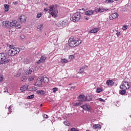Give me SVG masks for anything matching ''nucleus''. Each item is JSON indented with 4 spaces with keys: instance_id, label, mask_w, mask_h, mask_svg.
<instances>
[{
    "instance_id": "obj_1",
    "label": "nucleus",
    "mask_w": 131,
    "mask_h": 131,
    "mask_svg": "<svg viewBox=\"0 0 131 131\" xmlns=\"http://www.w3.org/2000/svg\"><path fill=\"white\" fill-rule=\"evenodd\" d=\"M49 11V14H51L53 18H56V17H58V9L57 8L55 7L54 5H51L49 7V9H48L47 8L44 9V12L47 13Z\"/></svg>"
},
{
    "instance_id": "obj_2",
    "label": "nucleus",
    "mask_w": 131,
    "mask_h": 131,
    "mask_svg": "<svg viewBox=\"0 0 131 131\" xmlns=\"http://www.w3.org/2000/svg\"><path fill=\"white\" fill-rule=\"evenodd\" d=\"M9 48L10 50L7 52V54L8 56H10L11 57H13L14 56H16L17 54L20 52V49L18 48L14 47L13 45H9Z\"/></svg>"
},
{
    "instance_id": "obj_3",
    "label": "nucleus",
    "mask_w": 131,
    "mask_h": 131,
    "mask_svg": "<svg viewBox=\"0 0 131 131\" xmlns=\"http://www.w3.org/2000/svg\"><path fill=\"white\" fill-rule=\"evenodd\" d=\"M80 43H81V40L80 39L75 40V39L72 37L69 39V46H70L71 48H75V47L79 46Z\"/></svg>"
},
{
    "instance_id": "obj_4",
    "label": "nucleus",
    "mask_w": 131,
    "mask_h": 131,
    "mask_svg": "<svg viewBox=\"0 0 131 131\" xmlns=\"http://www.w3.org/2000/svg\"><path fill=\"white\" fill-rule=\"evenodd\" d=\"M10 62V58L7 54L2 53H0V65L3 64H7Z\"/></svg>"
},
{
    "instance_id": "obj_5",
    "label": "nucleus",
    "mask_w": 131,
    "mask_h": 131,
    "mask_svg": "<svg viewBox=\"0 0 131 131\" xmlns=\"http://www.w3.org/2000/svg\"><path fill=\"white\" fill-rule=\"evenodd\" d=\"M17 24L16 20H12V21H5L3 22V27H7V28H13L15 27V25Z\"/></svg>"
},
{
    "instance_id": "obj_6",
    "label": "nucleus",
    "mask_w": 131,
    "mask_h": 131,
    "mask_svg": "<svg viewBox=\"0 0 131 131\" xmlns=\"http://www.w3.org/2000/svg\"><path fill=\"white\" fill-rule=\"evenodd\" d=\"M80 18H81V14H80V12H77L75 13L71 17V20L75 23L78 22V21L80 20Z\"/></svg>"
},
{
    "instance_id": "obj_7",
    "label": "nucleus",
    "mask_w": 131,
    "mask_h": 131,
    "mask_svg": "<svg viewBox=\"0 0 131 131\" xmlns=\"http://www.w3.org/2000/svg\"><path fill=\"white\" fill-rule=\"evenodd\" d=\"M67 25V22L65 20H60L56 23V26L59 29L64 28Z\"/></svg>"
},
{
    "instance_id": "obj_8",
    "label": "nucleus",
    "mask_w": 131,
    "mask_h": 131,
    "mask_svg": "<svg viewBox=\"0 0 131 131\" xmlns=\"http://www.w3.org/2000/svg\"><path fill=\"white\" fill-rule=\"evenodd\" d=\"M121 90H127L129 89V83L126 81H123L122 84L120 86Z\"/></svg>"
},
{
    "instance_id": "obj_9",
    "label": "nucleus",
    "mask_w": 131,
    "mask_h": 131,
    "mask_svg": "<svg viewBox=\"0 0 131 131\" xmlns=\"http://www.w3.org/2000/svg\"><path fill=\"white\" fill-rule=\"evenodd\" d=\"M42 81H43V78L41 77H38L35 83V85H36L37 86H41V83Z\"/></svg>"
},
{
    "instance_id": "obj_10",
    "label": "nucleus",
    "mask_w": 131,
    "mask_h": 131,
    "mask_svg": "<svg viewBox=\"0 0 131 131\" xmlns=\"http://www.w3.org/2000/svg\"><path fill=\"white\" fill-rule=\"evenodd\" d=\"M81 108H82L84 110L86 111H91L92 110V108L91 107V105L89 104H84L81 106Z\"/></svg>"
},
{
    "instance_id": "obj_11",
    "label": "nucleus",
    "mask_w": 131,
    "mask_h": 131,
    "mask_svg": "<svg viewBox=\"0 0 131 131\" xmlns=\"http://www.w3.org/2000/svg\"><path fill=\"white\" fill-rule=\"evenodd\" d=\"M26 19H27L26 16H25V15H23L18 18V20L19 22H21V23H24L26 22Z\"/></svg>"
},
{
    "instance_id": "obj_12",
    "label": "nucleus",
    "mask_w": 131,
    "mask_h": 131,
    "mask_svg": "<svg viewBox=\"0 0 131 131\" xmlns=\"http://www.w3.org/2000/svg\"><path fill=\"white\" fill-rule=\"evenodd\" d=\"M78 100L79 102H84L86 101V97L83 95H81L78 97Z\"/></svg>"
},
{
    "instance_id": "obj_13",
    "label": "nucleus",
    "mask_w": 131,
    "mask_h": 131,
    "mask_svg": "<svg viewBox=\"0 0 131 131\" xmlns=\"http://www.w3.org/2000/svg\"><path fill=\"white\" fill-rule=\"evenodd\" d=\"M118 17V13H114L110 15V20H113V19H116Z\"/></svg>"
},
{
    "instance_id": "obj_14",
    "label": "nucleus",
    "mask_w": 131,
    "mask_h": 131,
    "mask_svg": "<svg viewBox=\"0 0 131 131\" xmlns=\"http://www.w3.org/2000/svg\"><path fill=\"white\" fill-rule=\"evenodd\" d=\"M46 59H47V57L45 56H42L40 57V59L37 61V63L38 64H40L41 62H44V61H46Z\"/></svg>"
},
{
    "instance_id": "obj_15",
    "label": "nucleus",
    "mask_w": 131,
    "mask_h": 131,
    "mask_svg": "<svg viewBox=\"0 0 131 131\" xmlns=\"http://www.w3.org/2000/svg\"><path fill=\"white\" fill-rule=\"evenodd\" d=\"M94 13H95V11L94 10H90L86 11L85 12V15H86V16H92V15H93Z\"/></svg>"
},
{
    "instance_id": "obj_16",
    "label": "nucleus",
    "mask_w": 131,
    "mask_h": 131,
    "mask_svg": "<svg viewBox=\"0 0 131 131\" xmlns=\"http://www.w3.org/2000/svg\"><path fill=\"white\" fill-rule=\"evenodd\" d=\"M43 24H38L37 25V30L38 31H41L42 28H43Z\"/></svg>"
},
{
    "instance_id": "obj_17",
    "label": "nucleus",
    "mask_w": 131,
    "mask_h": 131,
    "mask_svg": "<svg viewBox=\"0 0 131 131\" xmlns=\"http://www.w3.org/2000/svg\"><path fill=\"white\" fill-rule=\"evenodd\" d=\"M93 128L94 129H101L102 126L99 124H95L93 126Z\"/></svg>"
},
{
    "instance_id": "obj_18",
    "label": "nucleus",
    "mask_w": 131,
    "mask_h": 131,
    "mask_svg": "<svg viewBox=\"0 0 131 131\" xmlns=\"http://www.w3.org/2000/svg\"><path fill=\"white\" fill-rule=\"evenodd\" d=\"M106 84L108 86H112L114 83H113V81L112 80H108L106 81Z\"/></svg>"
},
{
    "instance_id": "obj_19",
    "label": "nucleus",
    "mask_w": 131,
    "mask_h": 131,
    "mask_svg": "<svg viewBox=\"0 0 131 131\" xmlns=\"http://www.w3.org/2000/svg\"><path fill=\"white\" fill-rule=\"evenodd\" d=\"M99 31V28H95L90 31V33H97Z\"/></svg>"
},
{
    "instance_id": "obj_20",
    "label": "nucleus",
    "mask_w": 131,
    "mask_h": 131,
    "mask_svg": "<svg viewBox=\"0 0 131 131\" xmlns=\"http://www.w3.org/2000/svg\"><path fill=\"white\" fill-rule=\"evenodd\" d=\"M93 98H94V95H88L86 97V101H91L92 100H93Z\"/></svg>"
},
{
    "instance_id": "obj_21",
    "label": "nucleus",
    "mask_w": 131,
    "mask_h": 131,
    "mask_svg": "<svg viewBox=\"0 0 131 131\" xmlns=\"http://www.w3.org/2000/svg\"><path fill=\"white\" fill-rule=\"evenodd\" d=\"M86 67H88V66H84L81 68L80 69V70L79 71V73H80V74H81V73H83V72L84 71V70L86 68Z\"/></svg>"
},
{
    "instance_id": "obj_22",
    "label": "nucleus",
    "mask_w": 131,
    "mask_h": 131,
    "mask_svg": "<svg viewBox=\"0 0 131 131\" xmlns=\"http://www.w3.org/2000/svg\"><path fill=\"white\" fill-rule=\"evenodd\" d=\"M28 89V85H24L20 88V91L22 92H25Z\"/></svg>"
},
{
    "instance_id": "obj_23",
    "label": "nucleus",
    "mask_w": 131,
    "mask_h": 131,
    "mask_svg": "<svg viewBox=\"0 0 131 131\" xmlns=\"http://www.w3.org/2000/svg\"><path fill=\"white\" fill-rule=\"evenodd\" d=\"M42 78H43V80L45 82V83H48V82H49V78L47 77L46 76H44L42 77Z\"/></svg>"
},
{
    "instance_id": "obj_24",
    "label": "nucleus",
    "mask_w": 131,
    "mask_h": 131,
    "mask_svg": "<svg viewBox=\"0 0 131 131\" xmlns=\"http://www.w3.org/2000/svg\"><path fill=\"white\" fill-rule=\"evenodd\" d=\"M5 8V12H9V10H10V7L8 4H5L4 5Z\"/></svg>"
},
{
    "instance_id": "obj_25",
    "label": "nucleus",
    "mask_w": 131,
    "mask_h": 131,
    "mask_svg": "<svg viewBox=\"0 0 131 131\" xmlns=\"http://www.w3.org/2000/svg\"><path fill=\"white\" fill-rule=\"evenodd\" d=\"M13 110V106L10 105L8 108L9 113H8V114H11V112H12Z\"/></svg>"
},
{
    "instance_id": "obj_26",
    "label": "nucleus",
    "mask_w": 131,
    "mask_h": 131,
    "mask_svg": "<svg viewBox=\"0 0 131 131\" xmlns=\"http://www.w3.org/2000/svg\"><path fill=\"white\" fill-rule=\"evenodd\" d=\"M111 3H114V0H105L104 1V3L106 4H111Z\"/></svg>"
},
{
    "instance_id": "obj_27",
    "label": "nucleus",
    "mask_w": 131,
    "mask_h": 131,
    "mask_svg": "<svg viewBox=\"0 0 131 131\" xmlns=\"http://www.w3.org/2000/svg\"><path fill=\"white\" fill-rule=\"evenodd\" d=\"M101 92H103V89L102 88H97L96 91V93L99 94Z\"/></svg>"
},
{
    "instance_id": "obj_28",
    "label": "nucleus",
    "mask_w": 131,
    "mask_h": 131,
    "mask_svg": "<svg viewBox=\"0 0 131 131\" xmlns=\"http://www.w3.org/2000/svg\"><path fill=\"white\" fill-rule=\"evenodd\" d=\"M37 93L40 95H45V91L42 90H38L37 91Z\"/></svg>"
},
{
    "instance_id": "obj_29",
    "label": "nucleus",
    "mask_w": 131,
    "mask_h": 131,
    "mask_svg": "<svg viewBox=\"0 0 131 131\" xmlns=\"http://www.w3.org/2000/svg\"><path fill=\"white\" fill-rule=\"evenodd\" d=\"M81 104L82 103L80 102H76L74 103V106H75V107H78V106H80Z\"/></svg>"
},
{
    "instance_id": "obj_30",
    "label": "nucleus",
    "mask_w": 131,
    "mask_h": 131,
    "mask_svg": "<svg viewBox=\"0 0 131 131\" xmlns=\"http://www.w3.org/2000/svg\"><path fill=\"white\" fill-rule=\"evenodd\" d=\"M21 81H23V82H25L27 80V77L26 76H23L21 78Z\"/></svg>"
},
{
    "instance_id": "obj_31",
    "label": "nucleus",
    "mask_w": 131,
    "mask_h": 131,
    "mask_svg": "<svg viewBox=\"0 0 131 131\" xmlns=\"http://www.w3.org/2000/svg\"><path fill=\"white\" fill-rule=\"evenodd\" d=\"M96 13H102L104 12V10L103 9H101V8H99L98 9H96Z\"/></svg>"
},
{
    "instance_id": "obj_32",
    "label": "nucleus",
    "mask_w": 131,
    "mask_h": 131,
    "mask_svg": "<svg viewBox=\"0 0 131 131\" xmlns=\"http://www.w3.org/2000/svg\"><path fill=\"white\" fill-rule=\"evenodd\" d=\"M126 89H123V90H121L120 92V94L121 95H124L126 93V91L125 90Z\"/></svg>"
},
{
    "instance_id": "obj_33",
    "label": "nucleus",
    "mask_w": 131,
    "mask_h": 131,
    "mask_svg": "<svg viewBox=\"0 0 131 131\" xmlns=\"http://www.w3.org/2000/svg\"><path fill=\"white\" fill-rule=\"evenodd\" d=\"M63 123L65 125H67V126H70V122H69V121H66L63 122Z\"/></svg>"
},
{
    "instance_id": "obj_34",
    "label": "nucleus",
    "mask_w": 131,
    "mask_h": 131,
    "mask_svg": "<svg viewBox=\"0 0 131 131\" xmlns=\"http://www.w3.org/2000/svg\"><path fill=\"white\" fill-rule=\"evenodd\" d=\"M33 72V69H31L29 71L26 72V74H31V73Z\"/></svg>"
},
{
    "instance_id": "obj_35",
    "label": "nucleus",
    "mask_w": 131,
    "mask_h": 131,
    "mask_svg": "<svg viewBox=\"0 0 131 131\" xmlns=\"http://www.w3.org/2000/svg\"><path fill=\"white\" fill-rule=\"evenodd\" d=\"M61 62L62 63H67L68 62V60L67 59L63 58V59H61Z\"/></svg>"
},
{
    "instance_id": "obj_36",
    "label": "nucleus",
    "mask_w": 131,
    "mask_h": 131,
    "mask_svg": "<svg viewBox=\"0 0 131 131\" xmlns=\"http://www.w3.org/2000/svg\"><path fill=\"white\" fill-rule=\"evenodd\" d=\"M34 79V77L33 76H29L28 78V80L29 81H32Z\"/></svg>"
},
{
    "instance_id": "obj_37",
    "label": "nucleus",
    "mask_w": 131,
    "mask_h": 131,
    "mask_svg": "<svg viewBox=\"0 0 131 131\" xmlns=\"http://www.w3.org/2000/svg\"><path fill=\"white\" fill-rule=\"evenodd\" d=\"M97 101H99V102H102L103 103H105L106 101L105 100L103 99L102 98H98L97 99Z\"/></svg>"
},
{
    "instance_id": "obj_38",
    "label": "nucleus",
    "mask_w": 131,
    "mask_h": 131,
    "mask_svg": "<svg viewBox=\"0 0 131 131\" xmlns=\"http://www.w3.org/2000/svg\"><path fill=\"white\" fill-rule=\"evenodd\" d=\"M41 16H42V14L41 13H38L36 18H39Z\"/></svg>"
},
{
    "instance_id": "obj_39",
    "label": "nucleus",
    "mask_w": 131,
    "mask_h": 131,
    "mask_svg": "<svg viewBox=\"0 0 131 131\" xmlns=\"http://www.w3.org/2000/svg\"><path fill=\"white\" fill-rule=\"evenodd\" d=\"M122 29V30H126V29H127V26L126 25L123 26Z\"/></svg>"
},
{
    "instance_id": "obj_40",
    "label": "nucleus",
    "mask_w": 131,
    "mask_h": 131,
    "mask_svg": "<svg viewBox=\"0 0 131 131\" xmlns=\"http://www.w3.org/2000/svg\"><path fill=\"white\" fill-rule=\"evenodd\" d=\"M37 90V88L35 86H33L32 88L30 89V91H36Z\"/></svg>"
},
{
    "instance_id": "obj_41",
    "label": "nucleus",
    "mask_w": 131,
    "mask_h": 131,
    "mask_svg": "<svg viewBox=\"0 0 131 131\" xmlns=\"http://www.w3.org/2000/svg\"><path fill=\"white\" fill-rule=\"evenodd\" d=\"M34 98V95H32L27 97V99H33Z\"/></svg>"
},
{
    "instance_id": "obj_42",
    "label": "nucleus",
    "mask_w": 131,
    "mask_h": 131,
    "mask_svg": "<svg viewBox=\"0 0 131 131\" xmlns=\"http://www.w3.org/2000/svg\"><path fill=\"white\" fill-rule=\"evenodd\" d=\"M14 27H15V28L18 29L21 27V26L20 25H16V24H15Z\"/></svg>"
},
{
    "instance_id": "obj_43",
    "label": "nucleus",
    "mask_w": 131,
    "mask_h": 131,
    "mask_svg": "<svg viewBox=\"0 0 131 131\" xmlns=\"http://www.w3.org/2000/svg\"><path fill=\"white\" fill-rule=\"evenodd\" d=\"M24 63L25 64H28V63H29V59L26 58V59H25L24 60Z\"/></svg>"
},
{
    "instance_id": "obj_44",
    "label": "nucleus",
    "mask_w": 131,
    "mask_h": 131,
    "mask_svg": "<svg viewBox=\"0 0 131 131\" xmlns=\"http://www.w3.org/2000/svg\"><path fill=\"white\" fill-rule=\"evenodd\" d=\"M52 91H53V93H56V92H57V91H58V88H54L52 89Z\"/></svg>"
},
{
    "instance_id": "obj_45",
    "label": "nucleus",
    "mask_w": 131,
    "mask_h": 131,
    "mask_svg": "<svg viewBox=\"0 0 131 131\" xmlns=\"http://www.w3.org/2000/svg\"><path fill=\"white\" fill-rule=\"evenodd\" d=\"M121 33L120 32L117 31L116 35L117 36V37H119V36L120 35Z\"/></svg>"
},
{
    "instance_id": "obj_46",
    "label": "nucleus",
    "mask_w": 131,
    "mask_h": 131,
    "mask_svg": "<svg viewBox=\"0 0 131 131\" xmlns=\"http://www.w3.org/2000/svg\"><path fill=\"white\" fill-rule=\"evenodd\" d=\"M20 38H21V39H25V36L24 35H20Z\"/></svg>"
},
{
    "instance_id": "obj_47",
    "label": "nucleus",
    "mask_w": 131,
    "mask_h": 131,
    "mask_svg": "<svg viewBox=\"0 0 131 131\" xmlns=\"http://www.w3.org/2000/svg\"><path fill=\"white\" fill-rule=\"evenodd\" d=\"M43 118L48 119V118H49V116H48V115H43Z\"/></svg>"
},
{
    "instance_id": "obj_48",
    "label": "nucleus",
    "mask_w": 131,
    "mask_h": 131,
    "mask_svg": "<svg viewBox=\"0 0 131 131\" xmlns=\"http://www.w3.org/2000/svg\"><path fill=\"white\" fill-rule=\"evenodd\" d=\"M3 79H4V77H3V76L2 75H0V81H2Z\"/></svg>"
},
{
    "instance_id": "obj_49",
    "label": "nucleus",
    "mask_w": 131,
    "mask_h": 131,
    "mask_svg": "<svg viewBox=\"0 0 131 131\" xmlns=\"http://www.w3.org/2000/svg\"><path fill=\"white\" fill-rule=\"evenodd\" d=\"M75 89V86H73L72 87H71L70 90H72V91H73V90Z\"/></svg>"
},
{
    "instance_id": "obj_50",
    "label": "nucleus",
    "mask_w": 131,
    "mask_h": 131,
    "mask_svg": "<svg viewBox=\"0 0 131 131\" xmlns=\"http://www.w3.org/2000/svg\"><path fill=\"white\" fill-rule=\"evenodd\" d=\"M70 59H73L74 58V56L70 55L69 57Z\"/></svg>"
},
{
    "instance_id": "obj_51",
    "label": "nucleus",
    "mask_w": 131,
    "mask_h": 131,
    "mask_svg": "<svg viewBox=\"0 0 131 131\" xmlns=\"http://www.w3.org/2000/svg\"><path fill=\"white\" fill-rule=\"evenodd\" d=\"M84 18H85V20H89V18L86 16H84Z\"/></svg>"
},
{
    "instance_id": "obj_52",
    "label": "nucleus",
    "mask_w": 131,
    "mask_h": 131,
    "mask_svg": "<svg viewBox=\"0 0 131 131\" xmlns=\"http://www.w3.org/2000/svg\"><path fill=\"white\" fill-rule=\"evenodd\" d=\"M13 5H17L18 4V2L16 1L13 3Z\"/></svg>"
},
{
    "instance_id": "obj_53",
    "label": "nucleus",
    "mask_w": 131,
    "mask_h": 131,
    "mask_svg": "<svg viewBox=\"0 0 131 131\" xmlns=\"http://www.w3.org/2000/svg\"><path fill=\"white\" fill-rule=\"evenodd\" d=\"M45 6H48V4L47 3H45Z\"/></svg>"
},
{
    "instance_id": "obj_54",
    "label": "nucleus",
    "mask_w": 131,
    "mask_h": 131,
    "mask_svg": "<svg viewBox=\"0 0 131 131\" xmlns=\"http://www.w3.org/2000/svg\"><path fill=\"white\" fill-rule=\"evenodd\" d=\"M115 1V2H117V1H118L119 0H114Z\"/></svg>"
},
{
    "instance_id": "obj_55",
    "label": "nucleus",
    "mask_w": 131,
    "mask_h": 131,
    "mask_svg": "<svg viewBox=\"0 0 131 131\" xmlns=\"http://www.w3.org/2000/svg\"><path fill=\"white\" fill-rule=\"evenodd\" d=\"M40 106H42V104H40Z\"/></svg>"
}]
</instances>
